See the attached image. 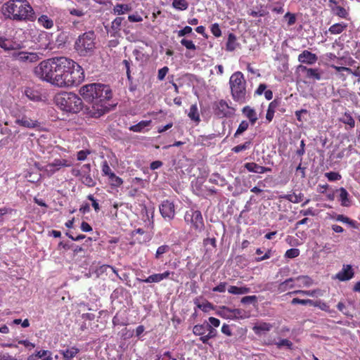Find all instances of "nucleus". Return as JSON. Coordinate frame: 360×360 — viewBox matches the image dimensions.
I'll return each instance as SVG.
<instances>
[{
	"label": "nucleus",
	"instance_id": "ddd939ff",
	"mask_svg": "<svg viewBox=\"0 0 360 360\" xmlns=\"http://www.w3.org/2000/svg\"><path fill=\"white\" fill-rule=\"evenodd\" d=\"M82 176L79 181L87 187H94L96 182L91 175V165L85 164L82 165Z\"/></svg>",
	"mask_w": 360,
	"mask_h": 360
},
{
	"label": "nucleus",
	"instance_id": "09e8293b",
	"mask_svg": "<svg viewBox=\"0 0 360 360\" xmlns=\"http://www.w3.org/2000/svg\"><path fill=\"white\" fill-rule=\"evenodd\" d=\"M248 127H249V123L246 120L242 121L240 123L236 131L234 134V137H237L239 135L242 134L244 131H245L248 129Z\"/></svg>",
	"mask_w": 360,
	"mask_h": 360
},
{
	"label": "nucleus",
	"instance_id": "e433bc0d",
	"mask_svg": "<svg viewBox=\"0 0 360 360\" xmlns=\"http://www.w3.org/2000/svg\"><path fill=\"white\" fill-rule=\"evenodd\" d=\"M25 94L31 101H37L41 99V96L39 91L31 87H27L25 89Z\"/></svg>",
	"mask_w": 360,
	"mask_h": 360
},
{
	"label": "nucleus",
	"instance_id": "473e14b6",
	"mask_svg": "<svg viewBox=\"0 0 360 360\" xmlns=\"http://www.w3.org/2000/svg\"><path fill=\"white\" fill-rule=\"evenodd\" d=\"M208 323L206 321L204 322L202 324H197L193 326V333L195 335L200 336V338H202L205 335L207 327H208Z\"/></svg>",
	"mask_w": 360,
	"mask_h": 360
},
{
	"label": "nucleus",
	"instance_id": "72a5a7b5",
	"mask_svg": "<svg viewBox=\"0 0 360 360\" xmlns=\"http://www.w3.org/2000/svg\"><path fill=\"white\" fill-rule=\"evenodd\" d=\"M278 105V102L276 100L271 101L268 106V109L266 114V119L268 122H271L274 117V113L276 108Z\"/></svg>",
	"mask_w": 360,
	"mask_h": 360
},
{
	"label": "nucleus",
	"instance_id": "9d476101",
	"mask_svg": "<svg viewBox=\"0 0 360 360\" xmlns=\"http://www.w3.org/2000/svg\"><path fill=\"white\" fill-rule=\"evenodd\" d=\"M214 115L219 118L231 117L235 114V108L230 106L228 103L221 99L216 101L213 105Z\"/></svg>",
	"mask_w": 360,
	"mask_h": 360
},
{
	"label": "nucleus",
	"instance_id": "b1692460",
	"mask_svg": "<svg viewBox=\"0 0 360 360\" xmlns=\"http://www.w3.org/2000/svg\"><path fill=\"white\" fill-rule=\"evenodd\" d=\"M295 279L297 288H308L313 284V280L308 276H299Z\"/></svg>",
	"mask_w": 360,
	"mask_h": 360
},
{
	"label": "nucleus",
	"instance_id": "f3484780",
	"mask_svg": "<svg viewBox=\"0 0 360 360\" xmlns=\"http://www.w3.org/2000/svg\"><path fill=\"white\" fill-rule=\"evenodd\" d=\"M335 193L338 194V201L342 207H349L352 205V200L347 191L340 187L335 190Z\"/></svg>",
	"mask_w": 360,
	"mask_h": 360
},
{
	"label": "nucleus",
	"instance_id": "2eb2a0df",
	"mask_svg": "<svg viewBox=\"0 0 360 360\" xmlns=\"http://www.w3.org/2000/svg\"><path fill=\"white\" fill-rule=\"evenodd\" d=\"M299 69L302 72L305 73V77L309 79L319 81L321 79V71L319 68H311L300 65Z\"/></svg>",
	"mask_w": 360,
	"mask_h": 360
},
{
	"label": "nucleus",
	"instance_id": "0e129e2a",
	"mask_svg": "<svg viewBox=\"0 0 360 360\" xmlns=\"http://www.w3.org/2000/svg\"><path fill=\"white\" fill-rule=\"evenodd\" d=\"M131 63V61L130 60H124L122 61V64L124 65L127 79L129 80L131 79V70H130Z\"/></svg>",
	"mask_w": 360,
	"mask_h": 360
},
{
	"label": "nucleus",
	"instance_id": "0eeeda50",
	"mask_svg": "<svg viewBox=\"0 0 360 360\" xmlns=\"http://www.w3.org/2000/svg\"><path fill=\"white\" fill-rule=\"evenodd\" d=\"M56 58H49L40 62L34 69V73L37 77L53 85L54 76L57 65Z\"/></svg>",
	"mask_w": 360,
	"mask_h": 360
},
{
	"label": "nucleus",
	"instance_id": "603ef678",
	"mask_svg": "<svg viewBox=\"0 0 360 360\" xmlns=\"http://www.w3.org/2000/svg\"><path fill=\"white\" fill-rule=\"evenodd\" d=\"M101 171H102L103 175L106 176L108 177H109L111 174L114 173L113 172H112V170L106 160H105L102 163Z\"/></svg>",
	"mask_w": 360,
	"mask_h": 360
},
{
	"label": "nucleus",
	"instance_id": "7c9ffc66",
	"mask_svg": "<svg viewBox=\"0 0 360 360\" xmlns=\"http://www.w3.org/2000/svg\"><path fill=\"white\" fill-rule=\"evenodd\" d=\"M347 23H345L343 22H338L331 25L328 29V32L331 34H339L343 32L347 29Z\"/></svg>",
	"mask_w": 360,
	"mask_h": 360
},
{
	"label": "nucleus",
	"instance_id": "4468645a",
	"mask_svg": "<svg viewBox=\"0 0 360 360\" xmlns=\"http://www.w3.org/2000/svg\"><path fill=\"white\" fill-rule=\"evenodd\" d=\"M124 20L123 17H116L111 22V25L109 28H106L107 32L110 34V37H121V27L122 22Z\"/></svg>",
	"mask_w": 360,
	"mask_h": 360
},
{
	"label": "nucleus",
	"instance_id": "864d4df0",
	"mask_svg": "<svg viewBox=\"0 0 360 360\" xmlns=\"http://www.w3.org/2000/svg\"><path fill=\"white\" fill-rule=\"evenodd\" d=\"M19 57L22 60H30V61H32L37 59V55L36 53L28 54L27 53L21 52L19 53Z\"/></svg>",
	"mask_w": 360,
	"mask_h": 360
},
{
	"label": "nucleus",
	"instance_id": "aec40b11",
	"mask_svg": "<svg viewBox=\"0 0 360 360\" xmlns=\"http://www.w3.org/2000/svg\"><path fill=\"white\" fill-rule=\"evenodd\" d=\"M244 167L248 172L257 174H264L271 171V168L260 166L255 162H247L245 164Z\"/></svg>",
	"mask_w": 360,
	"mask_h": 360
},
{
	"label": "nucleus",
	"instance_id": "680f3d73",
	"mask_svg": "<svg viewBox=\"0 0 360 360\" xmlns=\"http://www.w3.org/2000/svg\"><path fill=\"white\" fill-rule=\"evenodd\" d=\"M168 72H169V68L167 66H165V67L162 68L161 69H160L158 70V79L160 81H162L165 79L167 74L168 73Z\"/></svg>",
	"mask_w": 360,
	"mask_h": 360
},
{
	"label": "nucleus",
	"instance_id": "69168bd1",
	"mask_svg": "<svg viewBox=\"0 0 360 360\" xmlns=\"http://www.w3.org/2000/svg\"><path fill=\"white\" fill-rule=\"evenodd\" d=\"M285 18L288 19V25L289 26L294 25L296 22V17L295 14L290 12L285 13Z\"/></svg>",
	"mask_w": 360,
	"mask_h": 360
},
{
	"label": "nucleus",
	"instance_id": "f257e3e1",
	"mask_svg": "<svg viewBox=\"0 0 360 360\" xmlns=\"http://www.w3.org/2000/svg\"><path fill=\"white\" fill-rule=\"evenodd\" d=\"M79 92L84 101L91 104V108L89 110L91 117L98 118L109 111V101L112 97L109 86L89 84L82 86Z\"/></svg>",
	"mask_w": 360,
	"mask_h": 360
},
{
	"label": "nucleus",
	"instance_id": "3c124183",
	"mask_svg": "<svg viewBox=\"0 0 360 360\" xmlns=\"http://www.w3.org/2000/svg\"><path fill=\"white\" fill-rule=\"evenodd\" d=\"M325 176L328 179L329 181H335L340 180L342 178V176L338 173L335 172H329L325 173Z\"/></svg>",
	"mask_w": 360,
	"mask_h": 360
},
{
	"label": "nucleus",
	"instance_id": "de8ad7c7",
	"mask_svg": "<svg viewBox=\"0 0 360 360\" xmlns=\"http://www.w3.org/2000/svg\"><path fill=\"white\" fill-rule=\"evenodd\" d=\"M252 143L251 141H245L244 143L234 146L231 150L236 153H238L243 150L249 149Z\"/></svg>",
	"mask_w": 360,
	"mask_h": 360
},
{
	"label": "nucleus",
	"instance_id": "423d86ee",
	"mask_svg": "<svg viewBox=\"0 0 360 360\" xmlns=\"http://www.w3.org/2000/svg\"><path fill=\"white\" fill-rule=\"evenodd\" d=\"M229 84L233 100L239 103L246 101V82L241 72H234L230 77Z\"/></svg>",
	"mask_w": 360,
	"mask_h": 360
},
{
	"label": "nucleus",
	"instance_id": "f03ea898",
	"mask_svg": "<svg viewBox=\"0 0 360 360\" xmlns=\"http://www.w3.org/2000/svg\"><path fill=\"white\" fill-rule=\"evenodd\" d=\"M57 65L53 86L71 87L78 86L84 79L82 68L72 59L66 57H56Z\"/></svg>",
	"mask_w": 360,
	"mask_h": 360
},
{
	"label": "nucleus",
	"instance_id": "39448f33",
	"mask_svg": "<svg viewBox=\"0 0 360 360\" xmlns=\"http://www.w3.org/2000/svg\"><path fill=\"white\" fill-rule=\"evenodd\" d=\"M74 49L80 56L93 54L96 49V34L94 31H88L79 35L76 39Z\"/></svg>",
	"mask_w": 360,
	"mask_h": 360
},
{
	"label": "nucleus",
	"instance_id": "49530a36",
	"mask_svg": "<svg viewBox=\"0 0 360 360\" xmlns=\"http://www.w3.org/2000/svg\"><path fill=\"white\" fill-rule=\"evenodd\" d=\"M25 177L30 182L37 183L41 179V174L37 172H27Z\"/></svg>",
	"mask_w": 360,
	"mask_h": 360
},
{
	"label": "nucleus",
	"instance_id": "5fc2aeb1",
	"mask_svg": "<svg viewBox=\"0 0 360 360\" xmlns=\"http://www.w3.org/2000/svg\"><path fill=\"white\" fill-rule=\"evenodd\" d=\"M240 302L242 304H250V303L255 304V303H257V297L256 295L245 296L241 299Z\"/></svg>",
	"mask_w": 360,
	"mask_h": 360
},
{
	"label": "nucleus",
	"instance_id": "6ab92c4d",
	"mask_svg": "<svg viewBox=\"0 0 360 360\" xmlns=\"http://www.w3.org/2000/svg\"><path fill=\"white\" fill-rule=\"evenodd\" d=\"M272 328L273 325L270 323L260 321L255 324L252 327V330L257 335L261 336L262 335L270 331Z\"/></svg>",
	"mask_w": 360,
	"mask_h": 360
},
{
	"label": "nucleus",
	"instance_id": "052dcab7",
	"mask_svg": "<svg viewBox=\"0 0 360 360\" xmlns=\"http://www.w3.org/2000/svg\"><path fill=\"white\" fill-rule=\"evenodd\" d=\"M300 255V250L297 248H290L285 252V256L288 258H295Z\"/></svg>",
	"mask_w": 360,
	"mask_h": 360
},
{
	"label": "nucleus",
	"instance_id": "4be33fe9",
	"mask_svg": "<svg viewBox=\"0 0 360 360\" xmlns=\"http://www.w3.org/2000/svg\"><path fill=\"white\" fill-rule=\"evenodd\" d=\"M333 219L337 221H340L348 224L350 227L359 229L360 224L356 221L350 219L349 217L345 216L344 214H336Z\"/></svg>",
	"mask_w": 360,
	"mask_h": 360
},
{
	"label": "nucleus",
	"instance_id": "338daca9",
	"mask_svg": "<svg viewBox=\"0 0 360 360\" xmlns=\"http://www.w3.org/2000/svg\"><path fill=\"white\" fill-rule=\"evenodd\" d=\"M227 283L221 282L219 285L212 288L213 292H224L226 291Z\"/></svg>",
	"mask_w": 360,
	"mask_h": 360
},
{
	"label": "nucleus",
	"instance_id": "13d9d810",
	"mask_svg": "<svg viewBox=\"0 0 360 360\" xmlns=\"http://www.w3.org/2000/svg\"><path fill=\"white\" fill-rule=\"evenodd\" d=\"M181 44L183 46H184L187 49H189V50H195L196 49V46L194 44V43L191 40L182 39L181 40Z\"/></svg>",
	"mask_w": 360,
	"mask_h": 360
},
{
	"label": "nucleus",
	"instance_id": "9b49d317",
	"mask_svg": "<svg viewBox=\"0 0 360 360\" xmlns=\"http://www.w3.org/2000/svg\"><path fill=\"white\" fill-rule=\"evenodd\" d=\"M160 212L165 219L172 220L175 217V207L173 202L165 200L162 201L160 207Z\"/></svg>",
	"mask_w": 360,
	"mask_h": 360
},
{
	"label": "nucleus",
	"instance_id": "f8f14e48",
	"mask_svg": "<svg viewBox=\"0 0 360 360\" xmlns=\"http://www.w3.org/2000/svg\"><path fill=\"white\" fill-rule=\"evenodd\" d=\"M15 123L20 127L28 129H34L40 126V123L37 119L32 118L27 115L17 117Z\"/></svg>",
	"mask_w": 360,
	"mask_h": 360
},
{
	"label": "nucleus",
	"instance_id": "412c9836",
	"mask_svg": "<svg viewBox=\"0 0 360 360\" xmlns=\"http://www.w3.org/2000/svg\"><path fill=\"white\" fill-rule=\"evenodd\" d=\"M79 352V349L73 346L68 347L65 349H60L59 353L63 356L64 360H72Z\"/></svg>",
	"mask_w": 360,
	"mask_h": 360
},
{
	"label": "nucleus",
	"instance_id": "4d7b16f0",
	"mask_svg": "<svg viewBox=\"0 0 360 360\" xmlns=\"http://www.w3.org/2000/svg\"><path fill=\"white\" fill-rule=\"evenodd\" d=\"M212 34L216 37H219L221 36V31L218 23H214L210 27Z\"/></svg>",
	"mask_w": 360,
	"mask_h": 360
},
{
	"label": "nucleus",
	"instance_id": "6e6552de",
	"mask_svg": "<svg viewBox=\"0 0 360 360\" xmlns=\"http://www.w3.org/2000/svg\"><path fill=\"white\" fill-rule=\"evenodd\" d=\"M184 220L186 224H190L198 232H201L205 228L202 215L199 210L187 211L184 215Z\"/></svg>",
	"mask_w": 360,
	"mask_h": 360
},
{
	"label": "nucleus",
	"instance_id": "a18cd8bd",
	"mask_svg": "<svg viewBox=\"0 0 360 360\" xmlns=\"http://www.w3.org/2000/svg\"><path fill=\"white\" fill-rule=\"evenodd\" d=\"M188 117L191 118V120L195 121V122H200V116L198 110V107L195 104L192 105L190 107L189 112H188Z\"/></svg>",
	"mask_w": 360,
	"mask_h": 360
},
{
	"label": "nucleus",
	"instance_id": "7ed1b4c3",
	"mask_svg": "<svg viewBox=\"0 0 360 360\" xmlns=\"http://www.w3.org/2000/svg\"><path fill=\"white\" fill-rule=\"evenodd\" d=\"M1 13L6 20L17 22L34 21L33 8L27 0H9L1 6Z\"/></svg>",
	"mask_w": 360,
	"mask_h": 360
},
{
	"label": "nucleus",
	"instance_id": "ea45409f",
	"mask_svg": "<svg viewBox=\"0 0 360 360\" xmlns=\"http://www.w3.org/2000/svg\"><path fill=\"white\" fill-rule=\"evenodd\" d=\"M138 280L141 282L146 283H160V281H163L162 276L160 273L152 274L145 279L138 278Z\"/></svg>",
	"mask_w": 360,
	"mask_h": 360
},
{
	"label": "nucleus",
	"instance_id": "8fccbe9b",
	"mask_svg": "<svg viewBox=\"0 0 360 360\" xmlns=\"http://www.w3.org/2000/svg\"><path fill=\"white\" fill-rule=\"evenodd\" d=\"M170 248L167 245H162L157 249L155 257L156 259H160L163 254L167 253L169 251Z\"/></svg>",
	"mask_w": 360,
	"mask_h": 360
},
{
	"label": "nucleus",
	"instance_id": "4c0bfd02",
	"mask_svg": "<svg viewBox=\"0 0 360 360\" xmlns=\"http://www.w3.org/2000/svg\"><path fill=\"white\" fill-rule=\"evenodd\" d=\"M339 120L340 122L349 125L350 128H354L355 126V121L349 111L345 112Z\"/></svg>",
	"mask_w": 360,
	"mask_h": 360
},
{
	"label": "nucleus",
	"instance_id": "a211bd4d",
	"mask_svg": "<svg viewBox=\"0 0 360 360\" xmlns=\"http://www.w3.org/2000/svg\"><path fill=\"white\" fill-rule=\"evenodd\" d=\"M354 275V273L352 269V266L346 265L343 266L342 269L335 275V278L340 281H345L352 278Z\"/></svg>",
	"mask_w": 360,
	"mask_h": 360
},
{
	"label": "nucleus",
	"instance_id": "c756f323",
	"mask_svg": "<svg viewBox=\"0 0 360 360\" xmlns=\"http://www.w3.org/2000/svg\"><path fill=\"white\" fill-rule=\"evenodd\" d=\"M295 287H297L295 278H289L278 285V291L283 292Z\"/></svg>",
	"mask_w": 360,
	"mask_h": 360
},
{
	"label": "nucleus",
	"instance_id": "a878e982",
	"mask_svg": "<svg viewBox=\"0 0 360 360\" xmlns=\"http://www.w3.org/2000/svg\"><path fill=\"white\" fill-rule=\"evenodd\" d=\"M132 9L130 4H117L112 8L113 13L117 15H124Z\"/></svg>",
	"mask_w": 360,
	"mask_h": 360
},
{
	"label": "nucleus",
	"instance_id": "58836bf2",
	"mask_svg": "<svg viewBox=\"0 0 360 360\" xmlns=\"http://www.w3.org/2000/svg\"><path fill=\"white\" fill-rule=\"evenodd\" d=\"M318 303L319 302H314L312 300L307 299V300H302L297 297L293 298L291 300V304L295 305V304H302V305H307L309 304L310 306H319Z\"/></svg>",
	"mask_w": 360,
	"mask_h": 360
},
{
	"label": "nucleus",
	"instance_id": "c85d7f7f",
	"mask_svg": "<svg viewBox=\"0 0 360 360\" xmlns=\"http://www.w3.org/2000/svg\"><path fill=\"white\" fill-rule=\"evenodd\" d=\"M37 22L40 26L47 30L53 28L54 25L53 20L47 15H40L37 19Z\"/></svg>",
	"mask_w": 360,
	"mask_h": 360
},
{
	"label": "nucleus",
	"instance_id": "6e6d98bb",
	"mask_svg": "<svg viewBox=\"0 0 360 360\" xmlns=\"http://www.w3.org/2000/svg\"><path fill=\"white\" fill-rule=\"evenodd\" d=\"M304 198V195L302 193H299L298 194L293 193V195H290L289 196L288 200L294 203H299L302 201Z\"/></svg>",
	"mask_w": 360,
	"mask_h": 360
},
{
	"label": "nucleus",
	"instance_id": "f704fd0d",
	"mask_svg": "<svg viewBox=\"0 0 360 360\" xmlns=\"http://www.w3.org/2000/svg\"><path fill=\"white\" fill-rule=\"evenodd\" d=\"M207 331L208 333L206 335L199 338L204 344H209V340L217 335V330L210 324H208Z\"/></svg>",
	"mask_w": 360,
	"mask_h": 360
},
{
	"label": "nucleus",
	"instance_id": "2f4dec72",
	"mask_svg": "<svg viewBox=\"0 0 360 360\" xmlns=\"http://www.w3.org/2000/svg\"><path fill=\"white\" fill-rule=\"evenodd\" d=\"M193 303L198 309H201L204 312H207L210 310L213 309V304L211 302L205 300V302L200 303V297H195L193 300Z\"/></svg>",
	"mask_w": 360,
	"mask_h": 360
},
{
	"label": "nucleus",
	"instance_id": "bf43d9fd",
	"mask_svg": "<svg viewBox=\"0 0 360 360\" xmlns=\"http://www.w3.org/2000/svg\"><path fill=\"white\" fill-rule=\"evenodd\" d=\"M91 153L89 150H82L77 152V159L79 161L85 160L88 156Z\"/></svg>",
	"mask_w": 360,
	"mask_h": 360
},
{
	"label": "nucleus",
	"instance_id": "cd10ccee",
	"mask_svg": "<svg viewBox=\"0 0 360 360\" xmlns=\"http://www.w3.org/2000/svg\"><path fill=\"white\" fill-rule=\"evenodd\" d=\"M242 112L249 119L250 124L254 125L258 120L255 110L247 105L243 108Z\"/></svg>",
	"mask_w": 360,
	"mask_h": 360
},
{
	"label": "nucleus",
	"instance_id": "bb28decb",
	"mask_svg": "<svg viewBox=\"0 0 360 360\" xmlns=\"http://www.w3.org/2000/svg\"><path fill=\"white\" fill-rule=\"evenodd\" d=\"M151 120H142L136 124L130 126L129 129L134 132H143L148 130H145V129L149 127L151 124Z\"/></svg>",
	"mask_w": 360,
	"mask_h": 360
},
{
	"label": "nucleus",
	"instance_id": "79ce46f5",
	"mask_svg": "<svg viewBox=\"0 0 360 360\" xmlns=\"http://www.w3.org/2000/svg\"><path fill=\"white\" fill-rule=\"evenodd\" d=\"M108 179L112 187L117 188L123 184L122 179L117 176L115 173L111 174Z\"/></svg>",
	"mask_w": 360,
	"mask_h": 360
},
{
	"label": "nucleus",
	"instance_id": "e2e57ef3",
	"mask_svg": "<svg viewBox=\"0 0 360 360\" xmlns=\"http://www.w3.org/2000/svg\"><path fill=\"white\" fill-rule=\"evenodd\" d=\"M128 20L131 22H140L143 21L142 17L137 13L129 15Z\"/></svg>",
	"mask_w": 360,
	"mask_h": 360
},
{
	"label": "nucleus",
	"instance_id": "5701e85b",
	"mask_svg": "<svg viewBox=\"0 0 360 360\" xmlns=\"http://www.w3.org/2000/svg\"><path fill=\"white\" fill-rule=\"evenodd\" d=\"M265 344L266 345H276L278 349H281L283 347H285L289 349H292V342L288 339H282L278 342H276L274 339H269Z\"/></svg>",
	"mask_w": 360,
	"mask_h": 360
},
{
	"label": "nucleus",
	"instance_id": "1a4fd4ad",
	"mask_svg": "<svg viewBox=\"0 0 360 360\" xmlns=\"http://www.w3.org/2000/svg\"><path fill=\"white\" fill-rule=\"evenodd\" d=\"M72 165V162L66 159L56 158L52 162L48 163L44 167L39 168L48 176H53L55 173L60 171L63 167H69Z\"/></svg>",
	"mask_w": 360,
	"mask_h": 360
},
{
	"label": "nucleus",
	"instance_id": "c03bdc74",
	"mask_svg": "<svg viewBox=\"0 0 360 360\" xmlns=\"http://www.w3.org/2000/svg\"><path fill=\"white\" fill-rule=\"evenodd\" d=\"M332 11L334 14L338 15V17L341 18H347L348 15V12L347 10L340 6H336L335 7H332Z\"/></svg>",
	"mask_w": 360,
	"mask_h": 360
},
{
	"label": "nucleus",
	"instance_id": "dca6fc26",
	"mask_svg": "<svg viewBox=\"0 0 360 360\" xmlns=\"http://www.w3.org/2000/svg\"><path fill=\"white\" fill-rule=\"evenodd\" d=\"M297 59L300 63L311 65L317 62L318 57L315 53L304 50L298 56Z\"/></svg>",
	"mask_w": 360,
	"mask_h": 360
},
{
	"label": "nucleus",
	"instance_id": "37998d69",
	"mask_svg": "<svg viewBox=\"0 0 360 360\" xmlns=\"http://www.w3.org/2000/svg\"><path fill=\"white\" fill-rule=\"evenodd\" d=\"M236 37L233 33H229L228 36V40L226 42V50L229 51H234L236 49Z\"/></svg>",
	"mask_w": 360,
	"mask_h": 360
},
{
	"label": "nucleus",
	"instance_id": "774afa93",
	"mask_svg": "<svg viewBox=\"0 0 360 360\" xmlns=\"http://www.w3.org/2000/svg\"><path fill=\"white\" fill-rule=\"evenodd\" d=\"M87 199L91 201L92 202V207H94V210L98 212L100 210V206L98 203L97 200L94 198V195L90 194L87 196Z\"/></svg>",
	"mask_w": 360,
	"mask_h": 360
},
{
	"label": "nucleus",
	"instance_id": "c9c22d12",
	"mask_svg": "<svg viewBox=\"0 0 360 360\" xmlns=\"http://www.w3.org/2000/svg\"><path fill=\"white\" fill-rule=\"evenodd\" d=\"M228 292L233 295H243L250 292V288L246 286L238 287L236 285H231L228 288Z\"/></svg>",
	"mask_w": 360,
	"mask_h": 360
},
{
	"label": "nucleus",
	"instance_id": "20e7f679",
	"mask_svg": "<svg viewBox=\"0 0 360 360\" xmlns=\"http://www.w3.org/2000/svg\"><path fill=\"white\" fill-rule=\"evenodd\" d=\"M55 102L60 110L70 113H78L83 108L82 100L72 92H62L57 94Z\"/></svg>",
	"mask_w": 360,
	"mask_h": 360
},
{
	"label": "nucleus",
	"instance_id": "393cba45",
	"mask_svg": "<svg viewBox=\"0 0 360 360\" xmlns=\"http://www.w3.org/2000/svg\"><path fill=\"white\" fill-rule=\"evenodd\" d=\"M288 295H307L310 297H317L318 295H322L321 290L320 289H314L311 290H296L292 292H289L287 293Z\"/></svg>",
	"mask_w": 360,
	"mask_h": 360
},
{
	"label": "nucleus",
	"instance_id": "a19ab883",
	"mask_svg": "<svg viewBox=\"0 0 360 360\" xmlns=\"http://www.w3.org/2000/svg\"><path fill=\"white\" fill-rule=\"evenodd\" d=\"M172 7L178 11H185L188 8V2L186 0H174Z\"/></svg>",
	"mask_w": 360,
	"mask_h": 360
}]
</instances>
